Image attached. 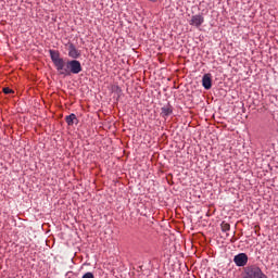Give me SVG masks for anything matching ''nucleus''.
Segmentation results:
<instances>
[{
    "mask_svg": "<svg viewBox=\"0 0 278 278\" xmlns=\"http://www.w3.org/2000/svg\"><path fill=\"white\" fill-rule=\"evenodd\" d=\"M75 121H77V115H75V113H72L65 117V122L70 126H73L75 124Z\"/></svg>",
    "mask_w": 278,
    "mask_h": 278,
    "instance_id": "1a4fd4ad",
    "label": "nucleus"
},
{
    "mask_svg": "<svg viewBox=\"0 0 278 278\" xmlns=\"http://www.w3.org/2000/svg\"><path fill=\"white\" fill-rule=\"evenodd\" d=\"M233 262L236 266H239V267L247 266V264H249V255H247V253H239L235 255Z\"/></svg>",
    "mask_w": 278,
    "mask_h": 278,
    "instance_id": "20e7f679",
    "label": "nucleus"
},
{
    "mask_svg": "<svg viewBox=\"0 0 278 278\" xmlns=\"http://www.w3.org/2000/svg\"><path fill=\"white\" fill-rule=\"evenodd\" d=\"M243 278H268L262 269L255 265L244 268Z\"/></svg>",
    "mask_w": 278,
    "mask_h": 278,
    "instance_id": "f03ea898",
    "label": "nucleus"
},
{
    "mask_svg": "<svg viewBox=\"0 0 278 278\" xmlns=\"http://www.w3.org/2000/svg\"><path fill=\"white\" fill-rule=\"evenodd\" d=\"M220 227H222V231H229L231 229V225L225 222L222 223Z\"/></svg>",
    "mask_w": 278,
    "mask_h": 278,
    "instance_id": "9d476101",
    "label": "nucleus"
},
{
    "mask_svg": "<svg viewBox=\"0 0 278 278\" xmlns=\"http://www.w3.org/2000/svg\"><path fill=\"white\" fill-rule=\"evenodd\" d=\"M67 51H68V56L72 58V60H77L81 58V51L77 50V47H75V43H67Z\"/></svg>",
    "mask_w": 278,
    "mask_h": 278,
    "instance_id": "39448f33",
    "label": "nucleus"
},
{
    "mask_svg": "<svg viewBox=\"0 0 278 278\" xmlns=\"http://www.w3.org/2000/svg\"><path fill=\"white\" fill-rule=\"evenodd\" d=\"M81 278H94V274L88 271Z\"/></svg>",
    "mask_w": 278,
    "mask_h": 278,
    "instance_id": "f8f14e48",
    "label": "nucleus"
},
{
    "mask_svg": "<svg viewBox=\"0 0 278 278\" xmlns=\"http://www.w3.org/2000/svg\"><path fill=\"white\" fill-rule=\"evenodd\" d=\"M202 23H205V18L203 17V15L197 14L191 16L189 25H192L193 27H199Z\"/></svg>",
    "mask_w": 278,
    "mask_h": 278,
    "instance_id": "423d86ee",
    "label": "nucleus"
},
{
    "mask_svg": "<svg viewBox=\"0 0 278 278\" xmlns=\"http://www.w3.org/2000/svg\"><path fill=\"white\" fill-rule=\"evenodd\" d=\"M202 86L205 90H210L212 88V74H204L202 77Z\"/></svg>",
    "mask_w": 278,
    "mask_h": 278,
    "instance_id": "0eeeda50",
    "label": "nucleus"
},
{
    "mask_svg": "<svg viewBox=\"0 0 278 278\" xmlns=\"http://www.w3.org/2000/svg\"><path fill=\"white\" fill-rule=\"evenodd\" d=\"M2 92H4V94H14V90H12L11 88L9 87H4L2 89Z\"/></svg>",
    "mask_w": 278,
    "mask_h": 278,
    "instance_id": "9b49d317",
    "label": "nucleus"
},
{
    "mask_svg": "<svg viewBox=\"0 0 278 278\" xmlns=\"http://www.w3.org/2000/svg\"><path fill=\"white\" fill-rule=\"evenodd\" d=\"M170 114H173V106L170 104H167L161 109V116H163V118L170 116Z\"/></svg>",
    "mask_w": 278,
    "mask_h": 278,
    "instance_id": "6e6552de",
    "label": "nucleus"
},
{
    "mask_svg": "<svg viewBox=\"0 0 278 278\" xmlns=\"http://www.w3.org/2000/svg\"><path fill=\"white\" fill-rule=\"evenodd\" d=\"M60 75L63 77H70V75H79L81 73V62L77 60L64 61L62 68H59Z\"/></svg>",
    "mask_w": 278,
    "mask_h": 278,
    "instance_id": "f257e3e1",
    "label": "nucleus"
},
{
    "mask_svg": "<svg viewBox=\"0 0 278 278\" xmlns=\"http://www.w3.org/2000/svg\"><path fill=\"white\" fill-rule=\"evenodd\" d=\"M50 58L56 68V71L59 72L60 68H62L63 64H64V59L60 58V52L55 51V50H50Z\"/></svg>",
    "mask_w": 278,
    "mask_h": 278,
    "instance_id": "7ed1b4c3",
    "label": "nucleus"
}]
</instances>
